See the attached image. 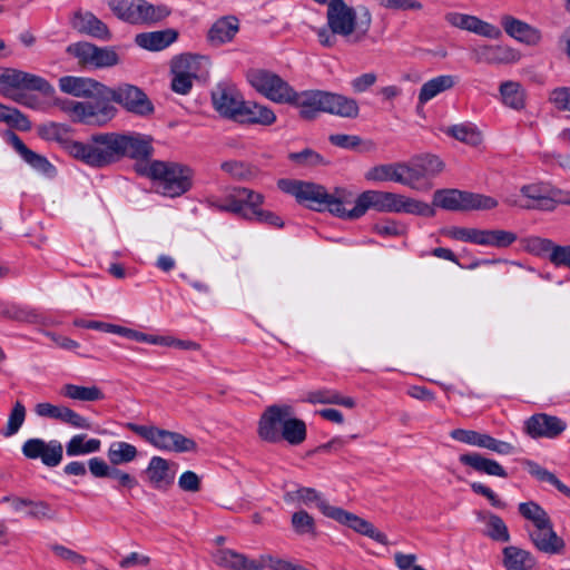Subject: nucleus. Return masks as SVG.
Masks as SVG:
<instances>
[{
    "label": "nucleus",
    "mask_w": 570,
    "mask_h": 570,
    "mask_svg": "<svg viewBox=\"0 0 570 570\" xmlns=\"http://www.w3.org/2000/svg\"><path fill=\"white\" fill-rule=\"evenodd\" d=\"M299 115L303 119H314L317 114L326 112L342 118L354 119L360 107L354 98L324 90H305Z\"/></svg>",
    "instance_id": "20e7f679"
},
{
    "label": "nucleus",
    "mask_w": 570,
    "mask_h": 570,
    "mask_svg": "<svg viewBox=\"0 0 570 570\" xmlns=\"http://www.w3.org/2000/svg\"><path fill=\"white\" fill-rule=\"evenodd\" d=\"M278 188L289 195H293L301 204H305L313 210L327 209L336 217H346V206L353 204V193L346 188L336 187L333 193H327L325 187L315 183L279 179Z\"/></svg>",
    "instance_id": "f03ea898"
},
{
    "label": "nucleus",
    "mask_w": 570,
    "mask_h": 570,
    "mask_svg": "<svg viewBox=\"0 0 570 570\" xmlns=\"http://www.w3.org/2000/svg\"><path fill=\"white\" fill-rule=\"evenodd\" d=\"M178 32L174 29H165L136 35L135 43L149 51H160L177 40Z\"/></svg>",
    "instance_id": "bb28decb"
},
{
    "label": "nucleus",
    "mask_w": 570,
    "mask_h": 570,
    "mask_svg": "<svg viewBox=\"0 0 570 570\" xmlns=\"http://www.w3.org/2000/svg\"><path fill=\"white\" fill-rule=\"evenodd\" d=\"M288 158L303 166H318V165H326L327 163L324 160V158L313 149L306 148L299 153H292L289 154Z\"/></svg>",
    "instance_id": "e2e57ef3"
},
{
    "label": "nucleus",
    "mask_w": 570,
    "mask_h": 570,
    "mask_svg": "<svg viewBox=\"0 0 570 570\" xmlns=\"http://www.w3.org/2000/svg\"><path fill=\"white\" fill-rule=\"evenodd\" d=\"M199 59V57L189 53L175 57L171 61V73H180L193 79L197 78Z\"/></svg>",
    "instance_id": "603ef678"
},
{
    "label": "nucleus",
    "mask_w": 570,
    "mask_h": 570,
    "mask_svg": "<svg viewBox=\"0 0 570 570\" xmlns=\"http://www.w3.org/2000/svg\"><path fill=\"white\" fill-rule=\"evenodd\" d=\"M249 85L266 99L275 104H287L302 108L305 90L296 91L279 75L263 68L249 69L246 73Z\"/></svg>",
    "instance_id": "39448f33"
},
{
    "label": "nucleus",
    "mask_w": 570,
    "mask_h": 570,
    "mask_svg": "<svg viewBox=\"0 0 570 570\" xmlns=\"http://www.w3.org/2000/svg\"><path fill=\"white\" fill-rule=\"evenodd\" d=\"M372 13L366 7L360 8V17L354 7L344 0H332L326 9V26L315 29L317 40L325 48H333L337 37L350 45H357L368 37Z\"/></svg>",
    "instance_id": "f257e3e1"
},
{
    "label": "nucleus",
    "mask_w": 570,
    "mask_h": 570,
    "mask_svg": "<svg viewBox=\"0 0 570 570\" xmlns=\"http://www.w3.org/2000/svg\"><path fill=\"white\" fill-rule=\"evenodd\" d=\"M292 525L298 534L315 533L314 519L304 510L297 511L292 515Z\"/></svg>",
    "instance_id": "bf43d9fd"
},
{
    "label": "nucleus",
    "mask_w": 570,
    "mask_h": 570,
    "mask_svg": "<svg viewBox=\"0 0 570 570\" xmlns=\"http://www.w3.org/2000/svg\"><path fill=\"white\" fill-rule=\"evenodd\" d=\"M73 158L92 168L118 163L114 131L94 134L87 141H78Z\"/></svg>",
    "instance_id": "423d86ee"
},
{
    "label": "nucleus",
    "mask_w": 570,
    "mask_h": 570,
    "mask_svg": "<svg viewBox=\"0 0 570 570\" xmlns=\"http://www.w3.org/2000/svg\"><path fill=\"white\" fill-rule=\"evenodd\" d=\"M391 191L366 190L355 199L354 206L346 207L345 219H357L362 217L367 209L373 208L380 213H390Z\"/></svg>",
    "instance_id": "a211bd4d"
},
{
    "label": "nucleus",
    "mask_w": 570,
    "mask_h": 570,
    "mask_svg": "<svg viewBox=\"0 0 570 570\" xmlns=\"http://www.w3.org/2000/svg\"><path fill=\"white\" fill-rule=\"evenodd\" d=\"M456 83V77L441 75L424 82L419 92V104L425 105L439 94L452 89Z\"/></svg>",
    "instance_id": "72a5a7b5"
},
{
    "label": "nucleus",
    "mask_w": 570,
    "mask_h": 570,
    "mask_svg": "<svg viewBox=\"0 0 570 570\" xmlns=\"http://www.w3.org/2000/svg\"><path fill=\"white\" fill-rule=\"evenodd\" d=\"M287 441L292 445H298L306 439V424L303 420L295 417H285L281 432V440Z\"/></svg>",
    "instance_id": "09e8293b"
},
{
    "label": "nucleus",
    "mask_w": 570,
    "mask_h": 570,
    "mask_svg": "<svg viewBox=\"0 0 570 570\" xmlns=\"http://www.w3.org/2000/svg\"><path fill=\"white\" fill-rule=\"evenodd\" d=\"M37 132L40 138L47 141L58 142L60 147L73 158L78 141L71 138L68 126L58 122H48L39 126Z\"/></svg>",
    "instance_id": "b1692460"
},
{
    "label": "nucleus",
    "mask_w": 570,
    "mask_h": 570,
    "mask_svg": "<svg viewBox=\"0 0 570 570\" xmlns=\"http://www.w3.org/2000/svg\"><path fill=\"white\" fill-rule=\"evenodd\" d=\"M119 62V57L112 48L95 47L91 67L107 68L116 66Z\"/></svg>",
    "instance_id": "4d7b16f0"
},
{
    "label": "nucleus",
    "mask_w": 570,
    "mask_h": 570,
    "mask_svg": "<svg viewBox=\"0 0 570 570\" xmlns=\"http://www.w3.org/2000/svg\"><path fill=\"white\" fill-rule=\"evenodd\" d=\"M55 105L75 122L105 125L112 119L110 107L91 106L89 101L56 98Z\"/></svg>",
    "instance_id": "ddd939ff"
},
{
    "label": "nucleus",
    "mask_w": 570,
    "mask_h": 570,
    "mask_svg": "<svg viewBox=\"0 0 570 570\" xmlns=\"http://www.w3.org/2000/svg\"><path fill=\"white\" fill-rule=\"evenodd\" d=\"M215 109L224 117L238 119L244 104L242 95L233 87L217 86L212 94Z\"/></svg>",
    "instance_id": "412c9836"
},
{
    "label": "nucleus",
    "mask_w": 570,
    "mask_h": 570,
    "mask_svg": "<svg viewBox=\"0 0 570 570\" xmlns=\"http://www.w3.org/2000/svg\"><path fill=\"white\" fill-rule=\"evenodd\" d=\"M8 141L20 157L35 170L50 178L56 176V167L45 156L29 149L17 134L9 131Z\"/></svg>",
    "instance_id": "5701e85b"
},
{
    "label": "nucleus",
    "mask_w": 570,
    "mask_h": 570,
    "mask_svg": "<svg viewBox=\"0 0 570 570\" xmlns=\"http://www.w3.org/2000/svg\"><path fill=\"white\" fill-rule=\"evenodd\" d=\"M137 456V448L124 441L112 442L107 451V458L112 466L130 463Z\"/></svg>",
    "instance_id": "a19ab883"
},
{
    "label": "nucleus",
    "mask_w": 570,
    "mask_h": 570,
    "mask_svg": "<svg viewBox=\"0 0 570 570\" xmlns=\"http://www.w3.org/2000/svg\"><path fill=\"white\" fill-rule=\"evenodd\" d=\"M445 134L472 147H478L483 141L481 131L472 124L453 125L445 129Z\"/></svg>",
    "instance_id": "37998d69"
},
{
    "label": "nucleus",
    "mask_w": 570,
    "mask_h": 570,
    "mask_svg": "<svg viewBox=\"0 0 570 570\" xmlns=\"http://www.w3.org/2000/svg\"><path fill=\"white\" fill-rule=\"evenodd\" d=\"M125 428L160 451L184 453L197 450V443L193 439L186 438L178 432L132 422L126 423Z\"/></svg>",
    "instance_id": "0eeeda50"
},
{
    "label": "nucleus",
    "mask_w": 570,
    "mask_h": 570,
    "mask_svg": "<svg viewBox=\"0 0 570 570\" xmlns=\"http://www.w3.org/2000/svg\"><path fill=\"white\" fill-rule=\"evenodd\" d=\"M246 219H255L259 223L267 224L274 227H283L284 223L279 216L269 210H264L259 206L250 207L249 212L245 214Z\"/></svg>",
    "instance_id": "13d9d810"
},
{
    "label": "nucleus",
    "mask_w": 570,
    "mask_h": 570,
    "mask_svg": "<svg viewBox=\"0 0 570 570\" xmlns=\"http://www.w3.org/2000/svg\"><path fill=\"white\" fill-rule=\"evenodd\" d=\"M28 515L37 520H53L56 511L46 501H32L29 503Z\"/></svg>",
    "instance_id": "69168bd1"
},
{
    "label": "nucleus",
    "mask_w": 570,
    "mask_h": 570,
    "mask_svg": "<svg viewBox=\"0 0 570 570\" xmlns=\"http://www.w3.org/2000/svg\"><path fill=\"white\" fill-rule=\"evenodd\" d=\"M210 208L233 213L245 218L253 206H261L264 203V196L253 189L245 187L234 188L223 199L209 198L207 200Z\"/></svg>",
    "instance_id": "f8f14e48"
},
{
    "label": "nucleus",
    "mask_w": 570,
    "mask_h": 570,
    "mask_svg": "<svg viewBox=\"0 0 570 570\" xmlns=\"http://www.w3.org/2000/svg\"><path fill=\"white\" fill-rule=\"evenodd\" d=\"M503 553V566L507 570H530L527 562L531 560V553L515 546L505 547Z\"/></svg>",
    "instance_id": "8fccbe9b"
},
{
    "label": "nucleus",
    "mask_w": 570,
    "mask_h": 570,
    "mask_svg": "<svg viewBox=\"0 0 570 570\" xmlns=\"http://www.w3.org/2000/svg\"><path fill=\"white\" fill-rule=\"evenodd\" d=\"M50 549L59 559L73 566H83L87 562V558L85 556L62 544L55 543L50 547Z\"/></svg>",
    "instance_id": "0e129e2a"
},
{
    "label": "nucleus",
    "mask_w": 570,
    "mask_h": 570,
    "mask_svg": "<svg viewBox=\"0 0 570 570\" xmlns=\"http://www.w3.org/2000/svg\"><path fill=\"white\" fill-rule=\"evenodd\" d=\"M115 141L118 153V161L122 158H130L140 164H147L153 154V137L136 131L115 132Z\"/></svg>",
    "instance_id": "9b49d317"
},
{
    "label": "nucleus",
    "mask_w": 570,
    "mask_h": 570,
    "mask_svg": "<svg viewBox=\"0 0 570 570\" xmlns=\"http://www.w3.org/2000/svg\"><path fill=\"white\" fill-rule=\"evenodd\" d=\"M471 52L476 63L510 65L520 59L515 49L503 45H482L474 47Z\"/></svg>",
    "instance_id": "aec40b11"
},
{
    "label": "nucleus",
    "mask_w": 570,
    "mask_h": 570,
    "mask_svg": "<svg viewBox=\"0 0 570 570\" xmlns=\"http://www.w3.org/2000/svg\"><path fill=\"white\" fill-rule=\"evenodd\" d=\"M176 463L161 456H151L145 470L147 481L154 489L167 490L174 484L176 471L173 469Z\"/></svg>",
    "instance_id": "4be33fe9"
},
{
    "label": "nucleus",
    "mask_w": 570,
    "mask_h": 570,
    "mask_svg": "<svg viewBox=\"0 0 570 570\" xmlns=\"http://www.w3.org/2000/svg\"><path fill=\"white\" fill-rule=\"evenodd\" d=\"M302 402L311 404H336L347 409L355 406V400L351 396H344L333 389H318L308 391L302 399Z\"/></svg>",
    "instance_id": "c756f323"
},
{
    "label": "nucleus",
    "mask_w": 570,
    "mask_h": 570,
    "mask_svg": "<svg viewBox=\"0 0 570 570\" xmlns=\"http://www.w3.org/2000/svg\"><path fill=\"white\" fill-rule=\"evenodd\" d=\"M364 177L367 181L373 183L393 181L400 184V161L373 166L365 173Z\"/></svg>",
    "instance_id": "c03bdc74"
},
{
    "label": "nucleus",
    "mask_w": 570,
    "mask_h": 570,
    "mask_svg": "<svg viewBox=\"0 0 570 570\" xmlns=\"http://www.w3.org/2000/svg\"><path fill=\"white\" fill-rule=\"evenodd\" d=\"M26 416V406L20 401H16L9 413L8 421L6 425L1 429L0 434L3 438H11L16 435L23 425Z\"/></svg>",
    "instance_id": "3c124183"
},
{
    "label": "nucleus",
    "mask_w": 570,
    "mask_h": 570,
    "mask_svg": "<svg viewBox=\"0 0 570 570\" xmlns=\"http://www.w3.org/2000/svg\"><path fill=\"white\" fill-rule=\"evenodd\" d=\"M169 10L165 6H155L146 0H137L135 24H150L165 19Z\"/></svg>",
    "instance_id": "c9c22d12"
},
{
    "label": "nucleus",
    "mask_w": 570,
    "mask_h": 570,
    "mask_svg": "<svg viewBox=\"0 0 570 570\" xmlns=\"http://www.w3.org/2000/svg\"><path fill=\"white\" fill-rule=\"evenodd\" d=\"M433 204L446 210H489L498 206L491 196L460 189H439L433 195Z\"/></svg>",
    "instance_id": "1a4fd4ad"
},
{
    "label": "nucleus",
    "mask_w": 570,
    "mask_h": 570,
    "mask_svg": "<svg viewBox=\"0 0 570 570\" xmlns=\"http://www.w3.org/2000/svg\"><path fill=\"white\" fill-rule=\"evenodd\" d=\"M478 519L483 521L487 525L485 535L493 541L509 542L510 533L504 521L497 514L479 512Z\"/></svg>",
    "instance_id": "ea45409f"
},
{
    "label": "nucleus",
    "mask_w": 570,
    "mask_h": 570,
    "mask_svg": "<svg viewBox=\"0 0 570 570\" xmlns=\"http://www.w3.org/2000/svg\"><path fill=\"white\" fill-rule=\"evenodd\" d=\"M502 101L505 106L520 110L525 105V92L520 83L514 81H504L499 88Z\"/></svg>",
    "instance_id": "49530a36"
},
{
    "label": "nucleus",
    "mask_w": 570,
    "mask_h": 570,
    "mask_svg": "<svg viewBox=\"0 0 570 570\" xmlns=\"http://www.w3.org/2000/svg\"><path fill=\"white\" fill-rule=\"evenodd\" d=\"M220 169L237 180H248L256 175V169L252 165L236 159L223 161Z\"/></svg>",
    "instance_id": "864d4df0"
},
{
    "label": "nucleus",
    "mask_w": 570,
    "mask_h": 570,
    "mask_svg": "<svg viewBox=\"0 0 570 570\" xmlns=\"http://www.w3.org/2000/svg\"><path fill=\"white\" fill-rule=\"evenodd\" d=\"M137 0H111L109 7L117 18L135 24Z\"/></svg>",
    "instance_id": "6e6d98bb"
},
{
    "label": "nucleus",
    "mask_w": 570,
    "mask_h": 570,
    "mask_svg": "<svg viewBox=\"0 0 570 570\" xmlns=\"http://www.w3.org/2000/svg\"><path fill=\"white\" fill-rule=\"evenodd\" d=\"M258 563L262 564V570L269 568L271 570H303L304 567L295 564L288 560L273 557L271 554H262L258 558Z\"/></svg>",
    "instance_id": "680f3d73"
},
{
    "label": "nucleus",
    "mask_w": 570,
    "mask_h": 570,
    "mask_svg": "<svg viewBox=\"0 0 570 570\" xmlns=\"http://www.w3.org/2000/svg\"><path fill=\"white\" fill-rule=\"evenodd\" d=\"M59 88L62 92L81 98H90L91 106H104L107 86L87 77L63 76L59 79Z\"/></svg>",
    "instance_id": "2eb2a0df"
},
{
    "label": "nucleus",
    "mask_w": 570,
    "mask_h": 570,
    "mask_svg": "<svg viewBox=\"0 0 570 570\" xmlns=\"http://www.w3.org/2000/svg\"><path fill=\"white\" fill-rule=\"evenodd\" d=\"M60 394L65 397L82 402H96L105 399L104 392L96 385L82 386L69 383L61 387Z\"/></svg>",
    "instance_id": "e433bc0d"
},
{
    "label": "nucleus",
    "mask_w": 570,
    "mask_h": 570,
    "mask_svg": "<svg viewBox=\"0 0 570 570\" xmlns=\"http://www.w3.org/2000/svg\"><path fill=\"white\" fill-rule=\"evenodd\" d=\"M501 26L508 36L519 42L529 43L534 35V30L530 24L510 14H504L501 17Z\"/></svg>",
    "instance_id": "4c0bfd02"
},
{
    "label": "nucleus",
    "mask_w": 570,
    "mask_h": 570,
    "mask_svg": "<svg viewBox=\"0 0 570 570\" xmlns=\"http://www.w3.org/2000/svg\"><path fill=\"white\" fill-rule=\"evenodd\" d=\"M567 429V422L558 416L537 413V436L556 439Z\"/></svg>",
    "instance_id": "58836bf2"
},
{
    "label": "nucleus",
    "mask_w": 570,
    "mask_h": 570,
    "mask_svg": "<svg viewBox=\"0 0 570 570\" xmlns=\"http://www.w3.org/2000/svg\"><path fill=\"white\" fill-rule=\"evenodd\" d=\"M239 30V23L235 17L218 19L208 31V41L213 46H222L234 39Z\"/></svg>",
    "instance_id": "7c9ffc66"
},
{
    "label": "nucleus",
    "mask_w": 570,
    "mask_h": 570,
    "mask_svg": "<svg viewBox=\"0 0 570 570\" xmlns=\"http://www.w3.org/2000/svg\"><path fill=\"white\" fill-rule=\"evenodd\" d=\"M101 446L99 439H88L86 434L73 435L66 445L68 456H79L98 452Z\"/></svg>",
    "instance_id": "de8ad7c7"
},
{
    "label": "nucleus",
    "mask_w": 570,
    "mask_h": 570,
    "mask_svg": "<svg viewBox=\"0 0 570 570\" xmlns=\"http://www.w3.org/2000/svg\"><path fill=\"white\" fill-rule=\"evenodd\" d=\"M517 240V235L503 229H479V243L482 246L505 248Z\"/></svg>",
    "instance_id": "79ce46f5"
},
{
    "label": "nucleus",
    "mask_w": 570,
    "mask_h": 570,
    "mask_svg": "<svg viewBox=\"0 0 570 570\" xmlns=\"http://www.w3.org/2000/svg\"><path fill=\"white\" fill-rule=\"evenodd\" d=\"M214 562L230 570H262L258 559H248L245 554L232 549H219L213 554Z\"/></svg>",
    "instance_id": "393cba45"
},
{
    "label": "nucleus",
    "mask_w": 570,
    "mask_h": 570,
    "mask_svg": "<svg viewBox=\"0 0 570 570\" xmlns=\"http://www.w3.org/2000/svg\"><path fill=\"white\" fill-rule=\"evenodd\" d=\"M390 213H405L425 217L434 216L435 212L429 204L391 191Z\"/></svg>",
    "instance_id": "cd10ccee"
},
{
    "label": "nucleus",
    "mask_w": 570,
    "mask_h": 570,
    "mask_svg": "<svg viewBox=\"0 0 570 570\" xmlns=\"http://www.w3.org/2000/svg\"><path fill=\"white\" fill-rule=\"evenodd\" d=\"M136 171L159 183L163 195L177 197L191 188L193 169L173 161L154 160L149 164H136Z\"/></svg>",
    "instance_id": "7ed1b4c3"
},
{
    "label": "nucleus",
    "mask_w": 570,
    "mask_h": 570,
    "mask_svg": "<svg viewBox=\"0 0 570 570\" xmlns=\"http://www.w3.org/2000/svg\"><path fill=\"white\" fill-rule=\"evenodd\" d=\"M95 47V45H91L89 42H78L68 46L67 52L76 57L79 60L80 65L90 66Z\"/></svg>",
    "instance_id": "052dcab7"
},
{
    "label": "nucleus",
    "mask_w": 570,
    "mask_h": 570,
    "mask_svg": "<svg viewBox=\"0 0 570 570\" xmlns=\"http://www.w3.org/2000/svg\"><path fill=\"white\" fill-rule=\"evenodd\" d=\"M400 184L413 190L429 191L433 186L432 181H423L413 159L400 161Z\"/></svg>",
    "instance_id": "f704fd0d"
},
{
    "label": "nucleus",
    "mask_w": 570,
    "mask_h": 570,
    "mask_svg": "<svg viewBox=\"0 0 570 570\" xmlns=\"http://www.w3.org/2000/svg\"><path fill=\"white\" fill-rule=\"evenodd\" d=\"M291 415L289 406L272 405L267 407L259 420L258 434L267 442L281 441V432L285 417Z\"/></svg>",
    "instance_id": "6ab92c4d"
},
{
    "label": "nucleus",
    "mask_w": 570,
    "mask_h": 570,
    "mask_svg": "<svg viewBox=\"0 0 570 570\" xmlns=\"http://www.w3.org/2000/svg\"><path fill=\"white\" fill-rule=\"evenodd\" d=\"M322 513L325 517L331 518L340 522L341 524L351 528L355 532L371 538L377 543H381L383 546L389 544V540L385 533L377 530L370 521L352 512H348L338 507L322 504Z\"/></svg>",
    "instance_id": "4468645a"
},
{
    "label": "nucleus",
    "mask_w": 570,
    "mask_h": 570,
    "mask_svg": "<svg viewBox=\"0 0 570 570\" xmlns=\"http://www.w3.org/2000/svg\"><path fill=\"white\" fill-rule=\"evenodd\" d=\"M460 462L475 470L479 473L505 478L507 471L497 461L482 456L479 453H466L460 456Z\"/></svg>",
    "instance_id": "473e14b6"
},
{
    "label": "nucleus",
    "mask_w": 570,
    "mask_h": 570,
    "mask_svg": "<svg viewBox=\"0 0 570 570\" xmlns=\"http://www.w3.org/2000/svg\"><path fill=\"white\" fill-rule=\"evenodd\" d=\"M21 452L29 460L40 459L45 465L53 468L62 461L63 448L58 440L46 442L42 439L32 438L22 444Z\"/></svg>",
    "instance_id": "f3484780"
},
{
    "label": "nucleus",
    "mask_w": 570,
    "mask_h": 570,
    "mask_svg": "<svg viewBox=\"0 0 570 570\" xmlns=\"http://www.w3.org/2000/svg\"><path fill=\"white\" fill-rule=\"evenodd\" d=\"M484 434L485 433H480L478 431L464 430V429H455V430H452L450 433V435L453 440L465 443V444L475 445L479 448L482 446Z\"/></svg>",
    "instance_id": "774afa93"
},
{
    "label": "nucleus",
    "mask_w": 570,
    "mask_h": 570,
    "mask_svg": "<svg viewBox=\"0 0 570 570\" xmlns=\"http://www.w3.org/2000/svg\"><path fill=\"white\" fill-rule=\"evenodd\" d=\"M119 104L127 111L138 116H149L154 112V105L147 95L138 87L129 83H122L117 88L107 87L105 92L104 106L112 109V118L117 114V109L111 102Z\"/></svg>",
    "instance_id": "9d476101"
},
{
    "label": "nucleus",
    "mask_w": 570,
    "mask_h": 570,
    "mask_svg": "<svg viewBox=\"0 0 570 570\" xmlns=\"http://www.w3.org/2000/svg\"><path fill=\"white\" fill-rule=\"evenodd\" d=\"M71 24L77 31L94 38L101 40H109L111 38L106 23L89 11L75 13Z\"/></svg>",
    "instance_id": "a878e982"
},
{
    "label": "nucleus",
    "mask_w": 570,
    "mask_h": 570,
    "mask_svg": "<svg viewBox=\"0 0 570 570\" xmlns=\"http://www.w3.org/2000/svg\"><path fill=\"white\" fill-rule=\"evenodd\" d=\"M22 90L39 91L48 98L56 94L53 86L40 76L10 68L0 72V94L3 97L14 100Z\"/></svg>",
    "instance_id": "6e6552de"
},
{
    "label": "nucleus",
    "mask_w": 570,
    "mask_h": 570,
    "mask_svg": "<svg viewBox=\"0 0 570 570\" xmlns=\"http://www.w3.org/2000/svg\"><path fill=\"white\" fill-rule=\"evenodd\" d=\"M537 256H541L554 266H563L569 268L570 245H558L548 238L537 237Z\"/></svg>",
    "instance_id": "c85d7f7f"
},
{
    "label": "nucleus",
    "mask_w": 570,
    "mask_h": 570,
    "mask_svg": "<svg viewBox=\"0 0 570 570\" xmlns=\"http://www.w3.org/2000/svg\"><path fill=\"white\" fill-rule=\"evenodd\" d=\"M481 448L493 451L500 455H509L514 454L517 452V449L513 444L505 441L497 440L489 434H484Z\"/></svg>",
    "instance_id": "338daca9"
},
{
    "label": "nucleus",
    "mask_w": 570,
    "mask_h": 570,
    "mask_svg": "<svg viewBox=\"0 0 570 570\" xmlns=\"http://www.w3.org/2000/svg\"><path fill=\"white\" fill-rule=\"evenodd\" d=\"M423 181H431L444 169V163L435 155L425 154L412 158Z\"/></svg>",
    "instance_id": "a18cd8bd"
},
{
    "label": "nucleus",
    "mask_w": 570,
    "mask_h": 570,
    "mask_svg": "<svg viewBox=\"0 0 570 570\" xmlns=\"http://www.w3.org/2000/svg\"><path fill=\"white\" fill-rule=\"evenodd\" d=\"M0 121L17 127L19 130H30L31 122L17 108H10L0 104Z\"/></svg>",
    "instance_id": "5fc2aeb1"
},
{
    "label": "nucleus",
    "mask_w": 570,
    "mask_h": 570,
    "mask_svg": "<svg viewBox=\"0 0 570 570\" xmlns=\"http://www.w3.org/2000/svg\"><path fill=\"white\" fill-rule=\"evenodd\" d=\"M537 550L548 556L566 552V541L553 529L548 513L537 504Z\"/></svg>",
    "instance_id": "dca6fc26"
},
{
    "label": "nucleus",
    "mask_w": 570,
    "mask_h": 570,
    "mask_svg": "<svg viewBox=\"0 0 570 570\" xmlns=\"http://www.w3.org/2000/svg\"><path fill=\"white\" fill-rule=\"evenodd\" d=\"M237 120L248 124L271 126L276 121V115L267 106L252 101H244L242 112H239Z\"/></svg>",
    "instance_id": "2f4dec72"
}]
</instances>
